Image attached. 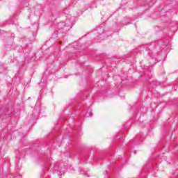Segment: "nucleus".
<instances>
[{
	"instance_id": "f257e3e1",
	"label": "nucleus",
	"mask_w": 178,
	"mask_h": 178,
	"mask_svg": "<svg viewBox=\"0 0 178 178\" xmlns=\"http://www.w3.org/2000/svg\"><path fill=\"white\" fill-rule=\"evenodd\" d=\"M65 172H66V170L65 169L60 170V173H65Z\"/></svg>"
},
{
	"instance_id": "f03ea898",
	"label": "nucleus",
	"mask_w": 178,
	"mask_h": 178,
	"mask_svg": "<svg viewBox=\"0 0 178 178\" xmlns=\"http://www.w3.org/2000/svg\"><path fill=\"white\" fill-rule=\"evenodd\" d=\"M58 167H55V169H56Z\"/></svg>"
}]
</instances>
